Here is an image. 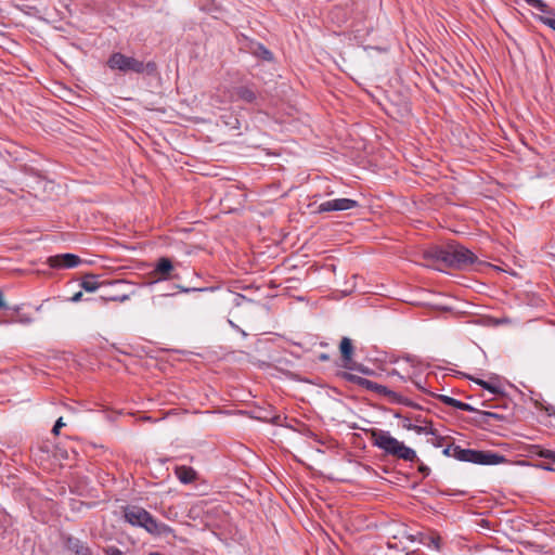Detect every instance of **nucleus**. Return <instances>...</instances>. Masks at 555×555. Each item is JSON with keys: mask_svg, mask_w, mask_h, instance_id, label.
Wrapping results in <instances>:
<instances>
[{"mask_svg": "<svg viewBox=\"0 0 555 555\" xmlns=\"http://www.w3.org/2000/svg\"><path fill=\"white\" fill-rule=\"evenodd\" d=\"M424 258L438 270L443 268L462 269L476 261L473 251L457 243H449L444 246H435L425 251Z\"/></svg>", "mask_w": 555, "mask_h": 555, "instance_id": "f257e3e1", "label": "nucleus"}, {"mask_svg": "<svg viewBox=\"0 0 555 555\" xmlns=\"http://www.w3.org/2000/svg\"><path fill=\"white\" fill-rule=\"evenodd\" d=\"M366 434L370 436L372 444L383 450L386 454L408 462L418 460L416 452L412 448L406 447L403 442L392 437L389 431L371 428L366 430Z\"/></svg>", "mask_w": 555, "mask_h": 555, "instance_id": "f03ea898", "label": "nucleus"}, {"mask_svg": "<svg viewBox=\"0 0 555 555\" xmlns=\"http://www.w3.org/2000/svg\"><path fill=\"white\" fill-rule=\"evenodd\" d=\"M125 519L132 526L145 529L149 533L158 537L173 535V529L158 521L146 509L138 506H130L125 509Z\"/></svg>", "mask_w": 555, "mask_h": 555, "instance_id": "7ed1b4c3", "label": "nucleus"}, {"mask_svg": "<svg viewBox=\"0 0 555 555\" xmlns=\"http://www.w3.org/2000/svg\"><path fill=\"white\" fill-rule=\"evenodd\" d=\"M107 66L112 70H119L121 73H135L155 76L157 74V65L155 62L150 61L144 63L135 57L127 56L120 52H114L107 60Z\"/></svg>", "mask_w": 555, "mask_h": 555, "instance_id": "20e7f679", "label": "nucleus"}, {"mask_svg": "<svg viewBox=\"0 0 555 555\" xmlns=\"http://www.w3.org/2000/svg\"><path fill=\"white\" fill-rule=\"evenodd\" d=\"M452 457L461 462H469L479 465H498L506 462L505 456L499 453L492 451L463 449L460 446H454Z\"/></svg>", "mask_w": 555, "mask_h": 555, "instance_id": "39448f33", "label": "nucleus"}, {"mask_svg": "<svg viewBox=\"0 0 555 555\" xmlns=\"http://www.w3.org/2000/svg\"><path fill=\"white\" fill-rule=\"evenodd\" d=\"M339 350H340L341 358L344 361V367L349 369V370H357L363 374L370 373L369 369H365L363 365L357 364L356 362L352 361L353 346H352V341L350 338H348V337L341 338L340 344H339Z\"/></svg>", "mask_w": 555, "mask_h": 555, "instance_id": "423d86ee", "label": "nucleus"}, {"mask_svg": "<svg viewBox=\"0 0 555 555\" xmlns=\"http://www.w3.org/2000/svg\"><path fill=\"white\" fill-rule=\"evenodd\" d=\"M359 203L351 198H335L321 203L318 206V212L344 211L353 209Z\"/></svg>", "mask_w": 555, "mask_h": 555, "instance_id": "0eeeda50", "label": "nucleus"}, {"mask_svg": "<svg viewBox=\"0 0 555 555\" xmlns=\"http://www.w3.org/2000/svg\"><path fill=\"white\" fill-rule=\"evenodd\" d=\"M81 262V259L74 254H61L50 256L47 259V263L53 269H70L76 268Z\"/></svg>", "mask_w": 555, "mask_h": 555, "instance_id": "6e6552de", "label": "nucleus"}, {"mask_svg": "<svg viewBox=\"0 0 555 555\" xmlns=\"http://www.w3.org/2000/svg\"><path fill=\"white\" fill-rule=\"evenodd\" d=\"M173 271V266L170 259L160 258L154 270L150 273V278L152 282L166 281L171 279V273Z\"/></svg>", "mask_w": 555, "mask_h": 555, "instance_id": "1a4fd4ad", "label": "nucleus"}, {"mask_svg": "<svg viewBox=\"0 0 555 555\" xmlns=\"http://www.w3.org/2000/svg\"><path fill=\"white\" fill-rule=\"evenodd\" d=\"M529 5L538 9L542 13L550 14V16L539 15L538 20L544 25L555 30V13L543 0H525Z\"/></svg>", "mask_w": 555, "mask_h": 555, "instance_id": "9d476101", "label": "nucleus"}, {"mask_svg": "<svg viewBox=\"0 0 555 555\" xmlns=\"http://www.w3.org/2000/svg\"><path fill=\"white\" fill-rule=\"evenodd\" d=\"M175 475L183 485H190L198 479L197 472L193 467L186 465H177L175 467Z\"/></svg>", "mask_w": 555, "mask_h": 555, "instance_id": "9b49d317", "label": "nucleus"}, {"mask_svg": "<svg viewBox=\"0 0 555 555\" xmlns=\"http://www.w3.org/2000/svg\"><path fill=\"white\" fill-rule=\"evenodd\" d=\"M344 377L347 378L348 380L356 382L359 385H363L369 389H374V390L378 391L379 393L387 392V388L385 386L377 385L376 383H374L372 380L352 375L350 373H344Z\"/></svg>", "mask_w": 555, "mask_h": 555, "instance_id": "f8f14e48", "label": "nucleus"}, {"mask_svg": "<svg viewBox=\"0 0 555 555\" xmlns=\"http://www.w3.org/2000/svg\"><path fill=\"white\" fill-rule=\"evenodd\" d=\"M66 546L75 555H92L90 547L76 538H68L66 541Z\"/></svg>", "mask_w": 555, "mask_h": 555, "instance_id": "ddd939ff", "label": "nucleus"}, {"mask_svg": "<svg viewBox=\"0 0 555 555\" xmlns=\"http://www.w3.org/2000/svg\"><path fill=\"white\" fill-rule=\"evenodd\" d=\"M235 94L237 99L246 102L253 103L257 99V92L251 86H240L235 89Z\"/></svg>", "mask_w": 555, "mask_h": 555, "instance_id": "4468645a", "label": "nucleus"}, {"mask_svg": "<svg viewBox=\"0 0 555 555\" xmlns=\"http://www.w3.org/2000/svg\"><path fill=\"white\" fill-rule=\"evenodd\" d=\"M130 299L129 293H122L119 291L109 292L106 295L100 297V300L106 304L107 301L125 302Z\"/></svg>", "mask_w": 555, "mask_h": 555, "instance_id": "2eb2a0df", "label": "nucleus"}, {"mask_svg": "<svg viewBox=\"0 0 555 555\" xmlns=\"http://www.w3.org/2000/svg\"><path fill=\"white\" fill-rule=\"evenodd\" d=\"M418 435H430L437 436V429H435L431 425V422L424 421L422 424H416L413 428Z\"/></svg>", "mask_w": 555, "mask_h": 555, "instance_id": "dca6fc26", "label": "nucleus"}, {"mask_svg": "<svg viewBox=\"0 0 555 555\" xmlns=\"http://www.w3.org/2000/svg\"><path fill=\"white\" fill-rule=\"evenodd\" d=\"M81 288H83L86 292L92 293L96 291L100 286V284L96 282L95 276L92 274L86 275L81 283Z\"/></svg>", "mask_w": 555, "mask_h": 555, "instance_id": "f3484780", "label": "nucleus"}, {"mask_svg": "<svg viewBox=\"0 0 555 555\" xmlns=\"http://www.w3.org/2000/svg\"><path fill=\"white\" fill-rule=\"evenodd\" d=\"M437 398L440 402H442L446 405H449V406H452L455 409L460 408L461 401L457 399H454V398L446 396V395H438Z\"/></svg>", "mask_w": 555, "mask_h": 555, "instance_id": "a211bd4d", "label": "nucleus"}, {"mask_svg": "<svg viewBox=\"0 0 555 555\" xmlns=\"http://www.w3.org/2000/svg\"><path fill=\"white\" fill-rule=\"evenodd\" d=\"M533 449L537 450V454L539 456L551 460L552 463H555V451L541 449L539 446H533Z\"/></svg>", "mask_w": 555, "mask_h": 555, "instance_id": "6ab92c4d", "label": "nucleus"}, {"mask_svg": "<svg viewBox=\"0 0 555 555\" xmlns=\"http://www.w3.org/2000/svg\"><path fill=\"white\" fill-rule=\"evenodd\" d=\"M482 422L488 423L489 418H494L496 421H503L505 417L502 414L495 413V412H489V411H482L479 412Z\"/></svg>", "mask_w": 555, "mask_h": 555, "instance_id": "aec40b11", "label": "nucleus"}, {"mask_svg": "<svg viewBox=\"0 0 555 555\" xmlns=\"http://www.w3.org/2000/svg\"><path fill=\"white\" fill-rule=\"evenodd\" d=\"M476 383H477L478 385H480L482 388H485V389L489 390V391H490L491 393H493V395H496V393H499V392H500L499 387L493 386V385H491V384H489V383H487V382H485V380L477 379V380H476Z\"/></svg>", "mask_w": 555, "mask_h": 555, "instance_id": "412c9836", "label": "nucleus"}, {"mask_svg": "<svg viewBox=\"0 0 555 555\" xmlns=\"http://www.w3.org/2000/svg\"><path fill=\"white\" fill-rule=\"evenodd\" d=\"M408 378L422 391H425L424 386L421 384V382L417 379V375L415 371H413L411 374H408Z\"/></svg>", "mask_w": 555, "mask_h": 555, "instance_id": "4be33fe9", "label": "nucleus"}, {"mask_svg": "<svg viewBox=\"0 0 555 555\" xmlns=\"http://www.w3.org/2000/svg\"><path fill=\"white\" fill-rule=\"evenodd\" d=\"M103 551L105 555H125L124 552L116 546H107Z\"/></svg>", "mask_w": 555, "mask_h": 555, "instance_id": "5701e85b", "label": "nucleus"}, {"mask_svg": "<svg viewBox=\"0 0 555 555\" xmlns=\"http://www.w3.org/2000/svg\"><path fill=\"white\" fill-rule=\"evenodd\" d=\"M405 372V375L402 374L399 370L397 369H393L389 372V375H392V376H398L401 380H406L409 379L408 378V374H411L410 372H408L406 370H403Z\"/></svg>", "mask_w": 555, "mask_h": 555, "instance_id": "b1692460", "label": "nucleus"}, {"mask_svg": "<svg viewBox=\"0 0 555 555\" xmlns=\"http://www.w3.org/2000/svg\"><path fill=\"white\" fill-rule=\"evenodd\" d=\"M231 120H223V122L227 126H230L232 129H238L240 128V121L236 117L230 116Z\"/></svg>", "mask_w": 555, "mask_h": 555, "instance_id": "393cba45", "label": "nucleus"}, {"mask_svg": "<svg viewBox=\"0 0 555 555\" xmlns=\"http://www.w3.org/2000/svg\"><path fill=\"white\" fill-rule=\"evenodd\" d=\"M459 410L466 411V412H477V413L480 412L477 409H475L474 406H472L470 404L462 402V401L460 403Z\"/></svg>", "mask_w": 555, "mask_h": 555, "instance_id": "a878e982", "label": "nucleus"}, {"mask_svg": "<svg viewBox=\"0 0 555 555\" xmlns=\"http://www.w3.org/2000/svg\"><path fill=\"white\" fill-rule=\"evenodd\" d=\"M418 470H420V473H422L424 476H428V475H429V473H430L429 467H428V466H426V465H424V464H421V465L418 466Z\"/></svg>", "mask_w": 555, "mask_h": 555, "instance_id": "bb28decb", "label": "nucleus"}, {"mask_svg": "<svg viewBox=\"0 0 555 555\" xmlns=\"http://www.w3.org/2000/svg\"><path fill=\"white\" fill-rule=\"evenodd\" d=\"M415 425L416 424H412L409 418H405L403 424H402L403 428H405L408 430H413Z\"/></svg>", "mask_w": 555, "mask_h": 555, "instance_id": "cd10ccee", "label": "nucleus"}, {"mask_svg": "<svg viewBox=\"0 0 555 555\" xmlns=\"http://www.w3.org/2000/svg\"><path fill=\"white\" fill-rule=\"evenodd\" d=\"M434 437H435V440L431 441L433 446L440 447L444 438L440 437L438 434H437V436H434Z\"/></svg>", "mask_w": 555, "mask_h": 555, "instance_id": "c85d7f7f", "label": "nucleus"}, {"mask_svg": "<svg viewBox=\"0 0 555 555\" xmlns=\"http://www.w3.org/2000/svg\"><path fill=\"white\" fill-rule=\"evenodd\" d=\"M452 452H454V446H448L442 451L443 455L446 456H452Z\"/></svg>", "mask_w": 555, "mask_h": 555, "instance_id": "c756f323", "label": "nucleus"}, {"mask_svg": "<svg viewBox=\"0 0 555 555\" xmlns=\"http://www.w3.org/2000/svg\"><path fill=\"white\" fill-rule=\"evenodd\" d=\"M113 287H121L124 285H127L128 283L121 280H116L109 283Z\"/></svg>", "mask_w": 555, "mask_h": 555, "instance_id": "7c9ffc66", "label": "nucleus"}, {"mask_svg": "<svg viewBox=\"0 0 555 555\" xmlns=\"http://www.w3.org/2000/svg\"><path fill=\"white\" fill-rule=\"evenodd\" d=\"M81 297H82V293H81V292H78V293H76V294L72 297V301L77 302V301H79V300L81 299Z\"/></svg>", "mask_w": 555, "mask_h": 555, "instance_id": "2f4dec72", "label": "nucleus"}, {"mask_svg": "<svg viewBox=\"0 0 555 555\" xmlns=\"http://www.w3.org/2000/svg\"><path fill=\"white\" fill-rule=\"evenodd\" d=\"M54 425L56 426V428L64 427L65 423L63 422V417H59Z\"/></svg>", "mask_w": 555, "mask_h": 555, "instance_id": "473e14b6", "label": "nucleus"}, {"mask_svg": "<svg viewBox=\"0 0 555 555\" xmlns=\"http://www.w3.org/2000/svg\"><path fill=\"white\" fill-rule=\"evenodd\" d=\"M230 324L232 327L236 328L237 331H240L242 333V335L245 337L247 334L241 330L237 325H235L232 321H230Z\"/></svg>", "mask_w": 555, "mask_h": 555, "instance_id": "72a5a7b5", "label": "nucleus"}, {"mask_svg": "<svg viewBox=\"0 0 555 555\" xmlns=\"http://www.w3.org/2000/svg\"><path fill=\"white\" fill-rule=\"evenodd\" d=\"M271 56H272V54H271V52H270L269 50H264V51H263V57H264L266 60H270V59H271Z\"/></svg>", "mask_w": 555, "mask_h": 555, "instance_id": "f704fd0d", "label": "nucleus"}, {"mask_svg": "<svg viewBox=\"0 0 555 555\" xmlns=\"http://www.w3.org/2000/svg\"><path fill=\"white\" fill-rule=\"evenodd\" d=\"M246 298L244 296H241V295H236L235 296V301H236V305H240V301L242 300H245Z\"/></svg>", "mask_w": 555, "mask_h": 555, "instance_id": "c9c22d12", "label": "nucleus"}, {"mask_svg": "<svg viewBox=\"0 0 555 555\" xmlns=\"http://www.w3.org/2000/svg\"><path fill=\"white\" fill-rule=\"evenodd\" d=\"M4 307H5V304H4V300H3V296L0 293V308H4Z\"/></svg>", "mask_w": 555, "mask_h": 555, "instance_id": "e433bc0d", "label": "nucleus"}, {"mask_svg": "<svg viewBox=\"0 0 555 555\" xmlns=\"http://www.w3.org/2000/svg\"><path fill=\"white\" fill-rule=\"evenodd\" d=\"M60 429L61 428H56V426L54 425L53 428H52V434L53 435H59L60 434Z\"/></svg>", "mask_w": 555, "mask_h": 555, "instance_id": "4c0bfd02", "label": "nucleus"}, {"mask_svg": "<svg viewBox=\"0 0 555 555\" xmlns=\"http://www.w3.org/2000/svg\"><path fill=\"white\" fill-rule=\"evenodd\" d=\"M544 468H545V469H548V470H553V472H555V467H548V466H545Z\"/></svg>", "mask_w": 555, "mask_h": 555, "instance_id": "58836bf2", "label": "nucleus"}]
</instances>
